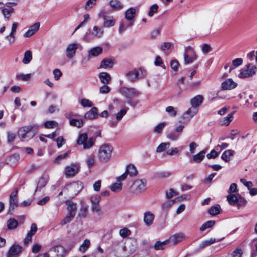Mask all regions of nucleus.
<instances>
[{
  "instance_id": "obj_1",
  "label": "nucleus",
  "mask_w": 257,
  "mask_h": 257,
  "mask_svg": "<svg viewBox=\"0 0 257 257\" xmlns=\"http://www.w3.org/2000/svg\"><path fill=\"white\" fill-rule=\"evenodd\" d=\"M119 92L123 96L128 99L127 103L132 107H135L138 103V101H134L132 100L134 97L138 96L141 93L136 88L134 87L128 88L126 87H122L119 90Z\"/></svg>"
},
{
  "instance_id": "obj_2",
  "label": "nucleus",
  "mask_w": 257,
  "mask_h": 257,
  "mask_svg": "<svg viewBox=\"0 0 257 257\" xmlns=\"http://www.w3.org/2000/svg\"><path fill=\"white\" fill-rule=\"evenodd\" d=\"M65 205L67 208L65 209V224L72 221L77 212V205L75 203L70 201H65Z\"/></svg>"
},
{
  "instance_id": "obj_3",
  "label": "nucleus",
  "mask_w": 257,
  "mask_h": 257,
  "mask_svg": "<svg viewBox=\"0 0 257 257\" xmlns=\"http://www.w3.org/2000/svg\"><path fill=\"white\" fill-rule=\"evenodd\" d=\"M112 150V147L109 144L101 145L98 151L99 159L101 161H108L111 158Z\"/></svg>"
},
{
  "instance_id": "obj_4",
  "label": "nucleus",
  "mask_w": 257,
  "mask_h": 257,
  "mask_svg": "<svg viewBox=\"0 0 257 257\" xmlns=\"http://www.w3.org/2000/svg\"><path fill=\"white\" fill-rule=\"evenodd\" d=\"M147 75V71L142 68L134 69L126 74L127 79L131 82H135L138 79L144 78Z\"/></svg>"
},
{
  "instance_id": "obj_5",
  "label": "nucleus",
  "mask_w": 257,
  "mask_h": 257,
  "mask_svg": "<svg viewBox=\"0 0 257 257\" xmlns=\"http://www.w3.org/2000/svg\"><path fill=\"white\" fill-rule=\"evenodd\" d=\"M33 128L32 125H27L20 127L18 132L19 138L24 142L28 141L32 139L34 136L32 133Z\"/></svg>"
},
{
  "instance_id": "obj_6",
  "label": "nucleus",
  "mask_w": 257,
  "mask_h": 257,
  "mask_svg": "<svg viewBox=\"0 0 257 257\" xmlns=\"http://www.w3.org/2000/svg\"><path fill=\"white\" fill-rule=\"evenodd\" d=\"M95 141V139L91 137L88 139L87 135L85 133L79 135L77 140V144L79 145H83V148L87 150L91 148Z\"/></svg>"
},
{
  "instance_id": "obj_7",
  "label": "nucleus",
  "mask_w": 257,
  "mask_h": 257,
  "mask_svg": "<svg viewBox=\"0 0 257 257\" xmlns=\"http://www.w3.org/2000/svg\"><path fill=\"white\" fill-rule=\"evenodd\" d=\"M147 181L145 179L135 180L131 188L132 193L139 195L144 192L146 189Z\"/></svg>"
},
{
  "instance_id": "obj_8",
  "label": "nucleus",
  "mask_w": 257,
  "mask_h": 257,
  "mask_svg": "<svg viewBox=\"0 0 257 257\" xmlns=\"http://www.w3.org/2000/svg\"><path fill=\"white\" fill-rule=\"evenodd\" d=\"M67 118L69 120V124L71 126L77 127H81L83 124V118L78 114L72 112L67 113Z\"/></svg>"
},
{
  "instance_id": "obj_9",
  "label": "nucleus",
  "mask_w": 257,
  "mask_h": 257,
  "mask_svg": "<svg viewBox=\"0 0 257 257\" xmlns=\"http://www.w3.org/2000/svg\"><path fill=\"white\" fill-rule=\"evenodd\" d=\"M256 70V67L255 66L251 64H247L240 69L238 77L242 79L249 77L255 74Z\"/></svg>"
},
{
  "instance_id": "obj_10",
  "label": "nucleus",
  "mask_w": 257,
  "mask_h": 257,
  "mask_svg": "<svg viewBox=\"0 0 257 257\" xmlns=\"http://www.w3.org/2000/svg\"><path fill=\"white\" fill-rule=\"evenodd\" d=\"M17 188H15L11 193L9 199V206L8 214H12L15 209L18 206Z\"/></svg>"
},
{
  "instance_id": "obj_11",
  "label": "nucleus",
  "mask_w": 257,
  "mask_h": 257,
  "mask_svg": "<svg viewBox=\"0 0 257 257\" xmlns=\"http://www.w3.org/2000/svg\"><path fill=\"white\" fill-rule=\"evenodd\" d=\"M80 165L78 162L72 163L65 167V177L67 178L75 176L79 172Z\"/></svg>"
},
{
  "instance_id": "obj_12",
  "label": "nucleus",
  "mask_w": 257,
  "mask_h": 257,
  "mask_svg": "<svg viewBox=\"0 0 257 257\" xmlns=\"http://www.w3.org/2000/svg\"><path fill=\"white\" fill-rule=\"evenodd\" d=\"M83 188V184L81 182L76 181L65 185V189L72 194L73 197L76 196Z\"/></svg>"
},
{
  "instance_id": "obj_13",
  "label": "nucleus",
  "mask_w": 257,
  "mask_h": 257,
  "mask_svg": "<svg viewBox=\"0 0 257 257\" xmlns=\"http://www.w3.org/2000/svg\"><path fill=\"white\" fill-rule=\"evenodd\" d=\"M99 16L102 18L103 20V26L105 28L113 27L115 24V20L113 16L106 15L104 11H101L99 14Z\"/></svg>"
},
{
  "instance_id": "obj_14",
  "label": "nucleus",
  "mask_w": 257,
  "mask_h": 257,
  "mask_svg": "<svg viewBox=\"0 0 257 257\" xmlns=\"http://www.w3.org/2000/svg\"><path fill=\"white\" fill-rule=\"evenodd\" d=\"M82 47L79 43H72L67 45L66 54V56L69 59L73 58L76 53V51L79 48L81 49Z\"/></svg>"
},
{
  "instance_id": "obj_15",
  "label": "nucleus",
  "mask_w": 257,
  "mask_h": 257,
  "mask_svg": "<svg viewBox=\"0 0 257 257\" xmlns=\"http://www.w3.org/2000/svg\"><path fill=\"white\" fill-rule=\"evenodd\" d=\"M101 200V196L94 195L90 197L91 202V209L92 212H99L101 210V206L99 202Z\"/></svg>"
},
{
  "instance_id": "obj_16",
  "label": "nucleus",
  "mask_w": 257,
  "mask_h": 257,
  "mask_svg": "<svg viewBox=\"0 0 257 257\" xmlns=\"http://www.w3.org/2000/svg\"><path fill=\"white\" fill-rule=\"evenodd\" d=\"M48 252L50 257H63L64 247L62 245H57L50 249Z\"/></svg>"
},
{
  "instance_id": "obj_17",
  "label": "nucleus",
  "mask_w": 257,
  "mask_h": 257,
  "mask_svg": "<svg viewBox=\"0 0 257 257\" xmlns=\"http://www.w3.org/2000/svg\"><path fill=\"white\" fill-rule=\"evenodd\" d=\"M184 128V125H180L176 127L175 131L169 133L167 135V138L173 141H176L180 138L181 133Z\"/></svg>"
},
{
  "instance_id": "obj_18",
  "label": "nucleus",
  "mask_w": 257,
  "mask_h": 257,
  "mask_svg": "<svg viewBox=\"0 0 257 257\" xmlns=\"http://www.w3.org/2000/svg\"><path fill=\"white\" fill-rule=\"evenodd\" d=\"M196 55L191 48H188L184 54V61L185 64L192 63L196 59Z\"/></svg>"
},
{
  "instance_id": "obj_19",
  "label": "nucleus",
  "mask_w": 257,
  "mask_h": 257,
  "mask_svg": "<svg viewBox=\"0 0 257 257\" xmlns=\"http://www.w3.org/2000/svg\"><path fill=\"white\" fill-rule=\"evenodd\" d=\"M185 238L184 233L180 232L171 235L167 241H168V243L174 245L181 242Z\"/></svg>"
},
{
  "instance_id": "obj_20",
  "label": "nucleus",
  "mask_w": 257,
  "mask_h": 257,
  "mask_svg": "<svg viewBox=\"0 0 257 257\" xmlns=\"http://www.w3.org/2000/svg\"><path fill=\"white\" fill-rule=\"evenodd\" d=\"M18 25V23H14L12 26L11 32L10 34L6 37V39L7 40L10 45L14 44L16 41L15 35Z\"/></svg>"
},
{
  "instance_id": "obj_21",
  "label": "nucleus",
  "mask_w": 257,
  "mask_h": 257,
  "mask_svg": "<svg viewBox=\"0 0 257 257\" xmlns=\"http://www.w3.org/2000/svg\"><path fill=\"white\" fill-rule=\"evenodd\" d=\"M37 230V226L35 223H32L31 226L30 230H29L24 239V242L25 244H28L32 241V236L34 235Z\"/></svg>"
},
{
  "instance_id": "obj_22",
  "label": "nucleus",
  "mask_w": 257,
  "mask_h": 257,
  "mask_svg": "<svg viewBox=\"0 0 257 257\" xmlns=\"http://www.w3.org/2000/svg\"><path fill=\"white\" fill-rule=\"evenodd\" d=\"M22 251V247L18 244H13L10 248L7 257H15Z\"/></svg>"
},
{
  "instance_id": "obj_23",
  "label": "nucleus",
  "mask_w": 257,
  "mask_h": 257,
  "mask_svg": "<svg viewBox=\"0 0 257 257\" xmlns=\"http://www.w3.org/2000/svg\"><path fill=\"white\" fill-rule=\"evenodd\" d=\"M40 26L39 22H37L31 26L28 30L24 34V37L25 38H29L32 36L36 32H37Z\"/></svg>"
},
{
  "instance_id": "obj_24",
  "label": "nucleus",
  "mask_w": 257,
  "mask_h": 257,
  "mask_svg": "<svg viewBox=\"0 0 257 257\" xmlns=\"http://www.w3.org/2000/svg\"><path fill=\"white\" fill-rule=\"evenodd\" d=\"M237 83L231 78H229L223 81L221 84V88L223 90H230L237 86Z\"/></svg>"
},
{
  "instance_id": "obj_25",
  "label": "nucleus",
  "mask_w": 257,
  "mask_h": 257,
  "mask_svg": "<svg viewBox=\"0 0 257 257\" xmlns=\"http://www.w3.org/2000/svg\"><path fill=\"white\" fill-rule=\"evenodd\" d=\"M203 97L201 95H197L190 100L192 107L197 108L203 102Z\"/></svg>"
},
{
  "instance_id": "obj_26",
  "label": "nucleus",
  "mask_w": 257,
  "mask_h": 257,
  "mask_svg": "<svg viewBox=\"0 0 257 257\" xmlns=\"http://www.w3.org/2000/svg\"><path fill=\"white\" fill-rule=\"evenodd\" d=\"M88 206L84 202H81V207L79 209L78 217L80 218H85L88 214Z\"/></svg>"
},
{
  "instance_id": "obj_27",
  "label": "nucleus",
  "mask_w": 257,
  "mask_h": 257,
  "mask_svg": "<svg viewBox=\"0 0 257 257\" xmlns=\"http://www.w3.org/2000/svg\"><path fill=\"white\" fill-rule=\"evenodd\" d=\"M115 63V60L112 58H105L102 60L100 67L104 69L111 68Z\"/></svg>"
},
{
  "instance_id": "obj_28",
  "label": "nucleus",
  "mask_w": 257,
  "mask_h": 257,
  "mask_svg": "<svg viewBox=\"0 0 257 257\" xmlns=\"http://www.w3.org/2000/svg\"><path fill=\"white\" fill-rule=\"evenodd\" d=\"M198 112V108H189L183 115V118L186 120H190Z\"/></svg>"
},
{
  "instance_id": "obj_29",
  "label": "nucleus",
  "mask_w": 257,
  "mask_h": 257,
  "mask_svg": "<svg viewBox=\"0 0 257 257\" xmlns=\"http://www.w3.org/2000/svg\"><path fill=\"white\" fill-rule=\"evenodd\" d=\"M97 116L98 109L96 107H93L85 113L84 117L88 119H93L96 118Z\"/></svg>"
},
{
  "instance_id": "obj_30",
  "label": "nucleus",
  "mask_w": 257,
  "mask_h": 257,
  "mask_svg": "<svg viewBox=\"0 0 257 257\" xmlns=\"http://www.w3.org/2000/svg\"><path fill=\"white\" fill-rule=\"evenodd\" d=\"M223 238L216 239L214 238H211L208 240H204L202 242H201V243L200 244L199 247H200V248L202 249V248L205 247L206 246L210 245L215 242L220 241L221 240H222L223 239Z\"/></svg>"
},
{
  "instance_id": "obj_31",
  "label": "nucleus",
  "mask_w": 257,
  "mask_h": 257,
  "mask_svg": "<svg viewBox=\"0 0 257 257\" xmlns=\"http://www.w3.org/2000/svg\"><path fill=\"white\" fill-rule=\"evenodd\" d=\"M154 215L151 212H146L144 213V221L148 226H150L153 222Z\"/></svg>"
},
{
  "instance_id": "obj_32",
  "label": "nucleus",
  "mask_w": 257,
  "mask_h": 257,
  "mask_svg": "<svg viewBox=\"0 0 257 257\" xmlns=\"http://www.w3.org/2000/svg\"><path fill=\"white\" fill-rule=\"evenodd\" d=\"M136 10L134 8L128 9L125 13V18L126 20L134 22L133 20L136 17Z\"/></svg>"
},
{
  "instance_id": "obj_33",
  "label": "nucleus",
  "mask_w": 257,
  "mask_h": 257,
  "mask_svg": "<svg viewBox=\"0 0 257 257\" xmlns=\"http://www.w3.org/2000/svg\"><path fill=\"white\" fill-rule=\"evenodd\" d=\"M48 182V177L47 176H42L39 180L35 191L40 190L44 187Z\"/></svg>"
},
{
  "instance_id": "obj_34",
  "label": "nucleus",
  "mask_w": 257,
  "mask_h": 257,
  "mask_svg": "<svg viewBox=\"0 0 257 257\" xmlns=\"http://www.w3.org/2000/svg\"><path fill=\"white\" fill-rule=\"evenodd\" d=\"M99 78L101 83L108 84L111 80L110 75L107 72H101L99 74Z\"/></svg>"
},
{
  "instance_id": "obj_35",
  "label": "nucleus",
  "mask_w": 257,
  "mask_h": 257,
  "mask_svg": "<svg viewBox=\"0 0 257 257\" xmlns=\"http://www.w3.org/2000/svg\"><path fill=\"white\" fill-rule=\"evenodd\" d=\"M109 5L114 10H120L123 8V5L118 0H111Z\"/></svg>"
},
{
  "instance_id": "obj_36",
  "label": "nucleus",
  "mask_w": 257,
  "mask_h": 257,
  "mask_svg": "<svg viewBox=\"0 0 257 257\" xmlns=\"http://www.w3.org/2000/svg\"><path fill=\"white\" fill-rule=\"evenodd\" d=\"M104 34V30L102 28L98 26H94L92 35L96 38H101Z\"/></svg>"
},
{
  "instance_id": "obj_37",
  "label": "nucleus",
  "mask_w": 257,
  "mask_h": 257,
  "mask_svg": "<svg viewBox=\"0 0 257 257\" xmlns=\"http://www.w3.org/2000/svg\"><path fill=\"white\" fill-rule=\"evenodd\" d=\"M238 194H230L227 197V200L231 205L234 206L237 204L238 197Z\"/></svg>"
},
{
  "instance_id": "obj_38",
  "label": "nucleus",
  "mask_w": 257,
  "mask_h": 257,
  "mask_svg": "<svg viewBox=\"0 0 257 257\" xmlns=\"http://www.w3.org/2000/svg\"><path fill=\"white\" fill-rule=\"evenodd\" d=\"M205 154V151L203 150L197 153V154L192 156V160L195 163L201 162L204 158Z\"/></svg>"
},
{
  "instance_id": "obj_39",
  "label": "nucleus",
  "mask_w": 257,
  "mask_h": 257,
  "mask_svg": "<svg viewBox=\"0 0 257 257\" xmlns=\"http://www.w3.org/2000/svg\"><path fill=\"white\" fill-rule=\"evenodd\" d=\"M32 53L30 50H27L24 53L22 62L25 64H29L32 60Z\"/></svg>"
},
{
  "instance_id": "obj_40",
  "label": "nucleus",
  "mask_w": 257,
  "mask_h": 257,
  "mask_svg": "<svg viewBox=\"0 0 257 257\" xmlns=\"http://www.w3.org/2000/svg\"><path fill=\"white\" fill-rule=\"evenodd\" d=\"M134 25V22L130 21L127 24H124L123 22L120 23L119 27L118 28V32L119 33H122L124 32L127 28L132 27Z\"/></svg>"
},
{
  "instance_id": "obj_41",
  "label": "nucleus",
  "mask_w": 257,
  "mask_h": 257,
  "mask_svg": "<svg viewBox=\"0 0 257 257\" xmlns=\"http://www.w3.org/2000/svg\"><path fill=\"white\" fill-rule=\"evenodd\" d=\"M102 52V48L101 47H96L90 49L88 52L89 56H97Z\"/></svg>"
},
{
  "instance_id": "obj_42",
  "label": "nucleus",
  "mask_w": 257,
  "mask_h": 257,
  "mask_svg": "<svg viewBox=\"0 0 257 257\" xmlns=\"http://www.w3.org/2000/svg\"><path fill=\"white\" fill-rule=\"evenodd\" d=\"M234 152V151L232 150H227L224 151L221 156V159L226 162H228L230 160V157L233 155Z\"/></svg>"
},
{
  "instance_id": "obj_43",
  "label": "nucleus",
  "mask_w": 257,
  "mask_h": 257,
  "mask_svg": "<svg viewBox=\"0 0 257 257\" xmlns=\"http://www.w3.org/2000/svg\"><path fill=\"white\" fill-rule=\"evenodd\" d=\"M14 12V9H7L5 8L2 10V13L4 16L5 18L7 20H10L11 15Z\"/></svg>"
},
{
  "instance_id": "obj_44",
  "label": "nucleus",
  "mask_w": 257,
  "mask_h": 257,
  "mask_svg": "<svg viewBox=\"0 0 257 257\" xmlns=\"http://www.w3.org/2000/svg\"><path fill=\"white\" fill-rule=\"evenodd\" d=\"M18 225V222L14 218H10L7 221V226L9 229H15Z\"/></svg>"
},
{
  "instance_id": "obj_45",
  "label": "nucleus",
  "mask_w": 257,
  "mask_h": 257,
  "mask_svg": "<svg viewBox=\"0 0 257 257\" xmlns=\"http://www.w3.org/2000/svg\"><path fill=\"white\" fill-rule=\"evenodd\" d=\"M90 245V241L89 239H86L84 240L83 242L80 246L79 250L81 252H85Z\"/></svg>"
},
{
  "instance_id": "obj_46",
  "label": "nucleus",
  "mask_w": 257,
  "mask_h": 257,
  "mask_svg": "<svg viewBox=\"0 0 257 257\" xmlns=\"http://www.w3.org/2000/svg\"><path fill=\"white\" fill-rule=\"evenodd\" d=\"M125 172L131 176H135L137 174V170L134 165H129L127 166Z\"/></svg>"
},
{
  "instance_id": "obj_47",
  "label": "nucleus",
  "mask_w": 257,
  "mask_h": 257,
  "mask_svg": "<svg viewBox=\"0 0 257 257\" xmlns=\"http://www.w3.org/2000/svg\"><path fill=\"white\" fill-rule=\"evenodd\" d=\"M170 146V143L169 142L162 143L156 149L157 153H161L165 151L167 149L169 148Z\"/></svg>"
},
{
  "instance_id": "obj_48",
  "label": "nucleus",
  "mask_w": 257,
  "mask_h": 257,
  "mask_svg": "<svg viewBox=\"0 0 257 257\" xmlns=\"http://www.w3.org/2000/svg\"><path fill=\"white\" fill-rule=\"evenodd\" d=\"M214 220H209L203 223L200 227V231H204L207 228L212 227L215 224Z\"/></svg>"
},
{
  "instance_id": "obj_49",
  "label": "nucleus",
  "mask_w": 257,
  "mask_h": 257,
  "mask_svg": "<svg viewBox=\"0 0 257 257\" xmlns=\"http://www.w3.org/2000/svg\"><path fill=\"white\" fill-rule=\"evenodd\" d=\"M233 113L234 112L229 113L226 117H224L223 118L222 124L228 125L230 122L233 120Z\"/></svg>"
},
{
  "instance_id": "obj_50",
  "label": "nucleus",
  "mask_w": 257,
  "mask_h": 257,
  "mask_svg": "<svg viewBox=\"0 0 257 257\" xmlns=\"http://www.w3.org/2000/svg\"><path fill=\"white\" fill-rule=\"evenodd\" d=\"M168 243V241H157L154 244V248L156 250H163L165 248V245Z\"/></svg>"
},
{
  "instance_id": "obj_51",
  "label": "nucleus",
  "mask_w": 257,
  "mask_h": 257,
  "mask_svg": "<svg viewBox=\"0 0 257 257\" xmlns=\"http://www.w3.org/2000/svg\"><path fill=\"white\" fill-rule=\"evenodd\" d=\"M44 125L46 128H52L55 127H57L58 126V124L57 122L53 120H49L46 121Z\"/></svg>"
},
{
  "instance_id": "obj_52",
  "label": "nucleus",
  "mask_w": 257,
  "mask_h": 257,
  "mask_svg": "<svg viewBox=\"0 0 257 257\" xmlns=\"http://www.w3.org/2000/svg\"><path fill=\"white\" fill-rule=\"evenodd\" d=\"M110 189L113 192H118L122 189V184L121 183H114L110 186Z\"/></svg>"
},
{
  "instance_id": "obj_53",
  "label": "nucleus",
  "mask_w": 257,
  "mask_h": 257,
  "mask_svg": "<svg viewBox=\"0 0 257 257\" xmlns=\"http://www.w3.org/2000/svg\"><path fill=\"white\" fill-rule=\"evenodd\" d=\"M242 251L241 249L237 248L231 253L228 254V257H241Z\"/></svg>"
},
{
  "instance_id": "obj_54",
  "label": "nucleus",
  "mask_w": 257,
  "mask_h": 257,
  "mask_svg": "<svg viewBox=\"0 0 257 257\" xmlns=\"http://www.w3.org/2000/svg\"><path fill=\"white\" fill-rule=\"evenodd\" d=\"M96 3V0H88L84 6V9L86 10H89L92 8Z\"/></svg>"
},
{
  "instance_id": "obj_55",
  "label": "nucleus",
  "mask_w": 257,
  "mask_h": 257,
  "mask_svg": "<svg viewBox=\"0 0 257 257\" xmlns=\"http://www.w3.org/2000/svg\"><path fill=\"white\" fill-rule=\"evenodd\" d=\"M166 111L171 116L174 117L177 114V111L174 107L172 106H169L166 107Z\"/></svg>"
},
{
  "instance_id": "obj_56",
  "label": "nucleus",
  "mask_w": 257,
  "mask_h": 257,
  "mask_svg": "<svg viewBox=\"0 0 257 257\" xmlns=\"http://www.w3.org/2000/svg\"><path fill=\"white\" fill-rule=\"evenodd\" d=\"M159 7L157 4L153 5L149 10L148 15L150 17H153L155 13H156L158 12Z\"/></svg>"
},
{
  "instance_id": "obj_57",
  "label": "nucleus",
  "mask_w": 257,
  "mask_h": 257,
  "mask_svg": "<svg viewBox=\"0 0 257 257\" xmlns=\"http://www.w3.org/2000/svg\"><path fill=\"white\" fill-rule=\"evenodd\" d=\"M179 152L178 148L177 147L171 148L166 151V154L169 156H174L178 154Z\"/></svg>"
},
{
  "instance_id": "obj_58",
  "label": "nucleus",
  "mask_w": 257,
  "mask_h": 257,
  "mask_svg": "<svg viewBox=\"0 0 257 257\" xmlns=\"http://www.w3.org/2000/svg\"><path fill=\"white\" fill-rule=\"evenodd\" d=\"M15 138L16 134L15 133L11 131H9L7 133V141L9 143L13 142Z\"/></svg>"
},
{
  "instance_id": "obj_59",
  "label": "nucleus",
  "mask_w": 257,
  "mask_h": 257,
  "mask_svg": "<svg viewBox=\"0 0 257 257\" xmlns=\"http://www.w3.org/2000/svg\"><path fill=\"white\" fill-rule=\"evenodd\" d=\"M16 77L18 79H21L24 81H27L30 79L31 75L30 74H18L16 75Z\"/></svg>"
},
{
  "instance_id": "obj_60",
  "label": "nucleus",
  "mask_w": 257,
  "mask_h": 257,
  "mask_svg": "<svg viewBox=\"0 0 257 257\" xmlns=\"http://www.w3.org/2000/svg\"><path fill=\"white\" fill-rule=\"evenodd\" d=\"M88 168H91L94 164V156L91 155L88 157L86 161Z\"/></svg>"
},
{
  "instance_id": "obj_61",
  "label": "nucleus",
  "mask_w": 257,
  "mask_h": 257,
  "mask_svg": "<svg viewBox=\"0 0 257 257\" xmlns=\"http://www.w3.org/2000/svg\"><path fill=\"white\" fill-rule=\"evenodd\" d=\"M131 231L127 228L121 229L119 230V235L122 237H125L131 234Z\"/></svg>"
},
{
  "instance_id": "obj_62",
  "label": "nucleus",
  "mask_w": 257,
  "mask_h": 257,
  "mask_svg": "<svg viewBox=\"0 0 257 257\" xmlns=\"http://www.w3.org/2000/svg\"><path fill=\"white\" fill-rule=\"evenodd\" d=\"M80 103L83 107H91L93 105V103L86 98L82 99Z\"/></svg>"
},
{
  "instance_id": "obj_63",
  "label": "nucleus",
  "mask_w": 257,
  "mask_h": 257,
  "mask_svg": "<svg viewBox=\"0 0 257 257\" xmlns=\"http://www.w3.org/2000/svg\"><path fill=\"white\" fill-rule=\"evenodd\" d=\"M166 124V123L165 122L160 123L154 128V131L157 133H161Z\"/></svg>"
},
{
  "instance_id": "obj_64",
  "label": "nucleus",
  "mask_w": 257,
  "mask_h": 257,
  "mask_svg": "<svg viewBox=\"0 0 257 257\" xmlns=\"http://www.w3.org/2000/svg\"><path fill=\"white\" fill-rule=\"evenodd\" d=\"M110 91V88L106 84H104L101 86L99 88V92L102 94H107Z\"/></svg>"
}]
</instances>
